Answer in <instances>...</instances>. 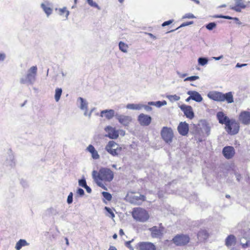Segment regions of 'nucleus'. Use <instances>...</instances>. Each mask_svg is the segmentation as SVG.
<instances>
[{
	"label": "nucleus",
	"mask_w": 250,
	"mask_h": 250,
	"mask_svg": "<svg viewBox=\"0 0 250 250\" xmlns=\"http://www.w3.org/2000/svg\"><path fill=\"white\" fill-rule=\"evenodd\" d=\"M102 193L104 198H105L106 200L108 201L111 200L112 195L110 193L105 191H103Z\"/></svg>",
	"instance_id": "obj_34"
},
{
	"label": "nucleus",
	"mask_w": 250,
	"mask_h": 250,
	"mask_svg": "<svg viewBox=\"0 0 250 250\" xmlns=\"http://www.w3.org/2000/svg\"><path fill=\"white\" fill-rule=\"evenodd\" d=\"M209 236L208 231L205 229L200 230L197 233V237L199 240L204 241L206 240Z\"/></svg>",
	"instance_id": "obj_20"
},
{
	"label": "nucleus",
	"mask_w": 250,
	"mask_h": 250,
	"mask_svg": "<svg viewBox=\"0 0 250 250\" xmlns=\"http://www.w3.org/2000/svg\"><path fill=\"white\" fill-rule=\"evenodd\" d=\"M59 14L62 18L66 19L69 15V12L66 8H63L59 10Z\"/></svg>",
	"instance_id": "obj_26"
},
{
	"label": "nucleus",
	"mask_w": 250,
	"mask_h": 250,
	"mask_svg": "<svg viewBox=\"0 0 250 250\" xmlns=\"http://www.w3.org/2000/svg\"><path fill=\"white\" fill-rule=\"evenodd\" d=\"M236 1L235 5L230 7V9L237 12H240L242 9L245 8L246 5L244 4L242 0H235Z\"/></svg>",
	"instance_id": "obj_23"
},
{
	"label": "nucleus",
	"mask_w": 250,
	"mask_h": 250,
	"mask_svg": "<svg viewBox=\"0 0 250 250\" xmlns=\"http://www.w3.org/2000/svg\"><path fill=\"white\" fill-rule=\"evenodd\" d=\"M238 121L244 125H250V111H241L238 116Z\"/></svg>",
	"instance_id": "obj_9"
},
{
	"label": "nucleus",
	"mask_w": 250,
	"mask_h": 250,
	"mask_svg": "<svg viewBox=\"0 0 250 250\" xmlns=\"http://www.w3.org/2000/svg\"><path fill=\"white\" fill-rule=\"evenodd\" d=\"M77 193L80 196H83L84 194V190L81 188H79L77 191Z\"/></svg>",
	"instance_id": "obj_45"
},
{
	"label": "nucleus",
	"mask_w": 250,
	"mask_h": 250,
	"mask_svg": "<svg viewBox=\"0 0 250 250\" xmlns=\"http://www.w3.org/2000/svg\"><path fill=\"white\" fill-rule=\"evenodd\" d=\"M104 209L108 212V213H109V214L110 215H109L110 217H111V218H113L115 217L114 213H113V212L112 211V210L109 208L105 207Z\"/></svg>",
	"instance_id": "obj_37"
},
{
	"label": "nucleus",
	"mask_w": 250,
	"mask_h": 250,
	"mask_svg": "<svg viewBox=\"0 0 250 250\" xmlns=\"http://www.w3.org/2000/svg\"><path fill=\"white\" fill-rule=\"evenodd\" d=\"M240 125L238 121L234 119H230L225 125L226 132L230 135H235L238 133Z\"/></svg>",
	"instance_id": "obj_4"
},
{
	"label": "nucleus",
	"mask_w": 250,
	"mask_h": 250,
	"mask_svg": "<svg viewBox=\"0 0 250 250\" xmlns=\"http://www.w3.org/2000/svg\"><path fill=\"white\" fill-rule=\"evenodd\" d=\"M79 184L80 186L85 188L87 185L85 179H81L79 181Z\"/></svg>",
	"instance_id": "obj_41"
},
{
	"label": "nucleus",
	"mask_w": 250,
	"mask_h": 250,
	"mask_svg": "<svg viewBox=\"0 0 250 250\" xmlns=\"http://www.w3.org/2000/svg\"><path fill=\"white\" fill-rule=\"evenodd\" d=\"M74 0L75 4H76L77 2V0Z\"/></svg>",
	"instance_id": "obj_62"
},
{
	"label": "nucleus",
	"mask_w": 250,
	"mask_h": 250,
	"mask_svg": "<svg viewBox=\"0 0 250 250\" xmlns=\"http://www.w3.org/2000/svg\"><path fill=\"white\" fill-rule=\"evenodd\" d=\"M105 131L107 133L106 136L111 139H116L119 137V131L115 127L111 126H107L104 128Z\"/></svg>",
	"instance_id": "obj_12"
},
{
	"label": "nucleus",
	"mask_w": 250,
	"mask_h": 250,
	"mask_svg": "<svg viewBox=\"0 0 250 250\" xmlns=\"http://www.w3.org/2000/svg\"><path fill=\"white\" fill-rule=\"evenodd\" d=\"M177 129L180 135L186 136L188 134L189 131L188 124L186 122H180L178 126Z\"/></svg>",
	"instance_id": "obj_16"
},
{
	"label": "nucleus",
	"mask_w": 250,
	"mask_h": 250,
	"mask_svg": "<svg viewBox=\"0 0 250 250\" xmlns=\"http://www.w3.org/2000/svg\"><path fill=\"white\" fill-rule=\"evenodd\" d=\"M147 35L151 38L155 39V37L151 33H147Z\"/></svg>",
	"instance_id": "obj_54"
},
{
	"label": "nucleus",
	"mask_w": 250,
	"mask_h": 250,
	"mask_svg": "<svg viewBox=\"0 0 250 250\" xmlns=\"http://www.w3.org/2000/svg\"><path fill=\"white\" fill-rule=\"evenodd\" d=\"M41 7L47 16L50 15L52 13V9L44 3H42L41 4Z\"/></svg>",
	"instance_id": "obj_29"
},
{
	"label": "nucleus",
	"mask_w": 250,
	"mask_h": 250,
	"mask_svg": "<svg viewBox=\"0 0 250 250\" xmlns=\"http://www.w3.org/2000/svg\"><path fill=\"white\" fill-rule=\"evenodd\" d=\"M27 245V243L25 240L20 239L16 244L15 248L17 250H20L22 247Z\"/></svg>",
	"instance_id": "obj_28"
},
{
	"label": "nucleus",
	"mask_w": 250,
	"mask_h": 250,
	"mask_svg": "<svg viewBox=\"0 0 250 250\" xmlns=\"http://www.w3.org/2000/svg\"><path fill=\"white\" fill-rule=\"evenodd\" d=\"M120 2L122 3L124 0H118Z\"/></svg>",
	"instance_id": "obj_61"
},
{
	"label": "nucleus",
	"mask_w": 250,
	"mask_h": 250,
	"mask_svg": "<svg viewBox=\"0 0 250 250\" xmlns=\"http://www.w3.org/2000/svg\"><path fill=\"white\" fill-rule=\"evenodd\" d=\"M65 241H66V244L67 245H69V242H68V240L67 238H65Z\"/></svg>",
	"instance_id": "obj_58"
},
{
	"label": "nucleus",
	"mask_w": 250,
	"mask_h": 250,
	"mask_svg": "<svg viewBox=\"0 0 250 250\" xmlns=\"http://www.w3.org/2000/svg\"><path fill=\"white\" fill-rule=\"evenodd\" d=\"M143 105L140 104H130L126 105L128 109L133 110H140L143 107Z\"/></svg>",
	"instance_id": "obj_27"
},
{
	"label": "nucleus",
	"mask_w": 250,
	"mask_h": 250,
	"mask_svg": "<svg viewBox=\"0 0 250 250\" xmlns=\"http://www.w3.org/2000/svg\"><path fill=\"white\" fill-rule=\"evenodd\" d=\"M132 216L135 220L141 222L146 221L149 218L147 211L141 208H134L132 212Z\"/></svg>",
	"instance_id": "obj_3"
},
{
	"label": "nucleus",
	"mask_w": 250,
	"mask_h": 250,
	"mask_svg": "<svg viewBox=\"0 0 250 250\" xmlns=\"http://www.w3.org/2000/svg\"><path fill=\"white\" fill-rule=\"evenodd\" d=\"M114 172L110 168L102 167L99 171L94 170L92 172L93 178L97 185L104 190L107 188L104 185L110 182L114 178Z\"/></svg>",
	"instance_id": "obj_1"
},
{
	"label": "nucleus",
	"mask_w": 250,
	"mask_h": 250,
	"mask_svg": "<svg viewBox=\"0 0 250 250\" xmlns=\"http://www.w3.org/2000/svg\"><path fill=\"white\" fill-rule=\"evenodd\" d=\"M149 230L151 232V235L153 238H158L161 237L163 234L164 227L158 228L157 226H154L150 228Z\"/></svg>",
	"instance_id": "obj_14"
},
{
	"label": "nucleus",
	"mask_w": 250,
	"mask_h": 250,
	"mask_svg": "<svg viewBox=\"0 0 250 250\" xmlns=\"http://www.w3.org/2000/svg\"><path fill=\"white\" fill-rule=\"evenodd\" d=\"M226 197L227 198H230V196L229 195H226Z\"/></svg>",
	"instance_id": "obj_60"
},
{
	"label": "nucleus",
	"mask_w": 250,
	"mask_h": 250,
	"mask_svg": "<svg viewBox=\"0 0 250 250\" xmlns=\"http://www.w3.org/2000/svg\"><path fill=\"white\" fill-rule=\"evenodd\" d=\"M119 234L121 235V236H123V235H124V232L123 231V230L122 229H120V230H119Z\"/></svg>",
	"instance_id": "obj_53"
},
{
	"label": "nucleus",
	"mask_w": 250,
	"mask_h": 250,
	"mask_svg": "<svg viewBox=\"0 0 250 250\" xmlns=\"http://www.w3.org/2000/svg\"><path fill=\"white\" fill-rule=\"evenodd\" d=\"M221 7H226V5H222L220 6Z\"/></svg>",
	"instance_id": "obj_63"
},
{
	"label": "nucleus",
	"mask_w": 250,
	"mask_h": 250,
	"mask_svg": "<svg viewBox=\"0 0 250 250\" xmlns=\"http://www.w3.org/2000/svg\"><path fill=\"white\" fill-rule=\"evenodd\" d=\"M145 108H146V109L147 110L151 109V107H148V106H146Z\"/></svg>",
	"instance_id": "obj_59"
},
{
	"label": "nucleus",
	"mask_w": 250,
	"mask_h": 250,
	"mask_svg": "<svg viewBox=\"0 0 250 250\" xmlns=\"http://www.w3.org/2000/svg\"><path fill=\"white\" fill-rule=\"evenodd\" d=\"M208 60L205 58H199L198 59V62L201 65H204L208 63Z\"/></svg>",
	"instance_id": "obj_35"
},
{
	"label": "nucleus",
	"mask_w": 250,
	"mask_h": 250,
	"mask_svg": "<svg viewBox=\"0 0 250 250\" xmlns=\"http://www.w3.org/2000/svg\"><path fill=\"white\" fill-rule=\"evenodd\" d=\"M37 72V67L36 66L31 67L29 70V72L27 74L26 78L31 82L32 79H34Z\"/></svg>",
	"instance_id": "obj_22"
},
{
	"label": "nucleus",
	"mask_w": 250,
	"mask_h": 250,
	"mask_svg": "<svg viewBox=\"0 0 250 250\" xmlns=\"http://www.w3.org/2000/svg\"><path fill=\"white\" fill-rule=\"evenodd\" d=\"M81 100H82V104H81V108L83 109L84 108L85 106V107L86 106V104L83 103V99L82 98H81Z\"/></svg>",
	"instance_id": "obj_51"
},
{
	"label": "nucleus",
	"mask_w": 250,
	"mask_h": 250,
	"mask_svg": "<svg viewBox=\"0 0 250 250\" xmlns=\"http://www.w3.org/2000/svg\"><path fill=\"white\" fill-rule=\"evenodd\" d=\"M73 201V193L70 192L68 196L67 202L68 204H71Z\"/></svg>",
	"instance_id": "obj_43"
},
{
	"label": "nucleus",
	"mask_w": 250,
	"mask_h": 250,
	"mask_svg": "<svg viewBox=\"0 0 250 250\" xmlns=\"http://www.w3.org/2000/svg\"><path fill=\"white\" fill-rule=\"evenodd\" d=\"M173 22V20H170L169 21H166L162 23V26H166L167 25H168L170 24L171 23H172Z\"/></svg>",
	"instance_id": "obj_44"
},
{
	"label": "nucleus",
	"mask_w": 250,
	"mask_h": 250,
	"mask_svg": "<svg viewBox=\"0 0 250 250\" xmlns=\"http://www.w3.org/2000/svg\"><path fill=\"white\" fill-rule=\"evenodd\" d=\"M208 97L215 101L225 102L228 104L232 103L234 102L233 96L231 92H229L225 94L218 91L209 92L208 94Z\"/></svg>",
	"instance_id": "obj_2"
},
{
	"label": "nucleus",
	"mask_w": 250,
	"mask_h": 250,
	"mask_svg": "<svg viewBox=\"0 0 250 250\" xmlns=\"http://www.w3.org/2000/svg\"><path fill=\"white\" fill-rule=\"evenodd\" d=\"M199 78L198 76H190V77L186 78L184 81H195V80H198Z\"/></svg>",
	"instance_id": "obj_40"
},
{
	"label": "nucleus",
	"mask_w": 250,
	"mask_h": 250,
	"mask_svg": "<svg viewBox=\"0 0 250 250\" xmlns=\"http://www.w3.org/2000/svg\"><path fill=\"white\" fill-rule=\"evenodd\" d=\"M113 238L114 239H116L117 238V235L115 233L113 235Z\"/></svg>",
	"instance_id": "obj_57"
},
{
	"label": "nucleus",
	"mask_w": 250,
	"mask_h": 250,
	"mask_svg": "<svg viewBox=\"0 0 250 250\" xmlns=\"http://www.w3.org/2000/svg\"><path fill=\"white\" fill-rule=\"evenodd\" d=\"M62 93V89L60 88H57L55 90V99L56 102H58Z\"/></svg>",
	"instance_id": "obj_30"
},
{
	"label": "nucleus",
	"mask_w": 250,
	"mask_h": 250,
	"mask_svg": "<svg viewBox=\"0 0 250 250\" xmlns=\"http://www.w3.org/2000/svg\"><path fill=\"white\" fill-rule=\"evenodd\" d=\"M216 26V24L214 22H210L206 25V28L208 30H212L214 27H215Z\"/></svg>",
	"instance_id": "obj_39"
},
{
	"label": "nucleus",
	"mask_w": 250,
	"mask_h": 250,
	"mask_svg": "<svg viewBox=\"0 0 250 250\" xmlns=\"http://www.w3.org/2000/svg\"><path fill=\"white\" fill-rule=\"evenodd\" d=\"M215 18H223L225 19H229V20H231L233 18L231 17H230L229 16H223V15H215L214 16Z\"/></svg>",
	"instance_id": "obj_42"
},
{
	"label": "nucleus",
	"mask_w": 250,
	"mask_h": 250,
	"mask_svg": "<svg viewBox=\"0 0 250 250\" xmlns=\"http://www.w3.org/2000/svg\"><path fill=\"white\" fill-rule=\"evenodd\" d=\"M108 250H117V249L113 246H110Z\"/></svg>",
	"instance_id": "obj_55"
},
{
	"label": "nucleus",
	"mask_w": 250,
	"mask_h": 250,
	"mask_svg": "<svg viewBox=\"0 0 250 250\" xmlns=\"http://www.w3.org/2000/svg\"><path fill=\"white\" fill-rule=\"evenodd\" d=\"M165 104H166V102L165 101H164V103H162V102H161L160 101H158V102H157L156 104H155L153 102L149 103V104H150V105H157V106H159V107H160L161 106H162L163 105H164Z\"/></svg>",
	"instance_id": "obj_38"
},
{
	"label": "nucleus",
	"mask_w": 250,
	"mask_h": 250,
	"mask_svg": "<svg viewBox=\"0 0 250 250\" xmlns=\"http://www.w3.org/2000/svg\"><path fill=\"white\" fill-rule=\"evenodd\" d=\"M236 242V238L234 235L230 234L225 239V245L227 247L234 246Z\"/></svg>",
	"instance_id": "obj_19"
},
{
	"label": "nucleus",
	"mask_w": 250,
	"mask_h": 250,
	"mask_svg": "<svg viewBox=\"0 0 250 250\" xmlns=\"http://www.w3.org/2000/svg\"><path fill=\"white\" fill-rule=\"evenodd\" d=\"M115 115V111L113 109L103 110L101 112V116L104 117L106 119L109 120L112 119Z\"/></svg>",
	"instance_id": "obj_21"
},
{
	"label": "nucleus",
	"mask_w": 250,
	"mask_h": 250,
	"mask_svg": "<svg viewBox=\"0 0 250 250\" xmlns=\"http://www.w3.org/2000/svg\"><path fill=\"white\" fill-rule=\"evenodd\" d=\"M84 188H85L88 193H90L91 192V189L87 185Z\"/></svg>",
	"instance_id": "obj_50"
},
{
	"label": "nucleus",
	"mask_w": 250,
	"mask_h": 250,
	"mask_svg": "<svg viewBox=\"0 0 250 250\" xmlns=\"http://www.w3.org/2000/svg\"><path fill=\"white\" fill-rule=\"evenodd\" d=\"M87 150L91 154L92 157L94 159H98L100 158L98 152L92 145L88 146L87 147Z\"/></svg>",
	"instance_id": "obj_25"
},
{
	"label": "nucleus",
	"mask_w": 250,
	"mask_h": 250,
	"mask_svg": "<svg viewBox=\"0 0 250 250\" xmlns=\"http://www.w3.org/2000/svg\"><path fill=\"white\" fill-rule=\"evenodd\" d=\"M181 109L184 112L185 116L190 119L193 118L194 114L192 108L190 105H182L181 106Z\"/></svg>",
	"instance_id": "obj_17"
},
{
	"label": "nucleus",
	"mask_w": 250,
	"mask_h": 250,
	"mask_svg": "<svg viewBox=\"0 0 250 250\" xmlns=\"http://www.w3.org/2000/svg\"><path fill=\"white\" fill-rule=\"evenodd\" d=\"M126 198L129 203L135 205H140L146 200L145 195L142 194L136 195L134 192L128 193Z\"/></svg>",
	"instance_id": "obj_7"
},
{
	"label": "nucleus",
	"mask_w": 250,
	"mask_h": 250,
	"mask_svg": "<svg viewBox=\"0 0 250 250\" xmlns=\"http://www.w3.org/2000/svg\"><path fill=\"white\" fill-rule=\"evenodd\" d=\"M151 120L150 116L143 113L140 114L138 118L140 124L144 126L148 125L150 124Z\"/></svg>",
	"instance_id": "obj_15"
},
{
	"label": "nucleus",
	"mask_w": 250,
	"mask_h": 250,
	"mask_svg": "<svg viewBox=\"0 0 250 250\" xmlns=\"http://www.w3.org/2000/svg\"><path fill=\"white\" fill-rule=\"evenodd\" d=\"M222 153L225 158L230 159L234 156L235 152L233 146H226L223 148Z\"/></svg>",
	"instance_id": "obj_13"
},
{
	"label": "nucleus",
	"mask_w": 250,
	"mask_h": 250,
	"mask_svg": "<svg viewBox=\"0 0 250 250\" xmlns=\"http://www.w3.org/2000/svg\"><path fill=\"white\" fill-rule=\"evenodd\" d=\"M137 250H156V246L149 242H140L136 245Z\"/></svg>",
	"instance_id": "obj_10"
},
{
	"label": "nucleus",
	"mask_w": 250,
	"mask_h": 250,
	"mask_svg": "<svg viewBox=\"0 0 250 250\" xmlns=\"http://www.w3.org/2000/svg\"><path fill=\"white\" fill-rule=\"evenodd\" d=\"M119 48L123 52H126L128 49V45L122 42H119Z\"/></svg>",
	"instance_id": "obj_31"
},
{
	"label": "nucleus",
	"mask_w": 250,
	"mask_h": 250,
	"mask_svg": "<svg viewBox=\"0 0 250 250\" xmlns=\"http://www.w3.org/2000/svg\"><path fill=\"white\" fill-rule=\"evenodd\" d=\"M190 239L188 234H177L172 239V242L177 246H185L190 242Z\"/></svg>",
	"instance_id": "obj_6"
},
{
	"label": "nucleus",
	"mask_w": 250,
	"mask_h": 250,
	"mask_svg": "<svg viewBox=\"0 0 250 250\" xmlns=\"http://www.w3.org/2000/svg\"><path fill=\"white\" fill-rule=\"evenodd\" d=\"M167 97L171 102L177 101L180 99V97L176 95H167Z\"/></svg>",
	"instance_id": "obj_32"
},
{
	"label": "nucleus",
	"mask_w": 250,
	"mask_h": 250,
	"mask_svg": "<svg viewBox=\"0 0 250 250\" xmlns=\"http://www.w3.org/2000/svg\"><path fill=\"white\" fill-rule=\"evenodd\" d=\"M184 18H188V19H192V18H194V16H193V14H186L184 17Z\"/></svg>",
	"instance_id": "obj_47"
},
{
	"label": "nucleus",
	"mask_w": 250,
	"mask_h": 250,
	"mask_svg": "<svg viewBox=\"0 0 250 250\" xmlns=\"http://www.w3.org/2000/svg\"><path fill=\"white\" fill-rule=\"evenodd\" d=\"M193 23V21H189V22H184L181 25H180L179 27H178L177 28H175L174 29L171 30L170 31H169L167 32V33H169V32H173V31L176 30L177 29H179V28H181L182 27L188 26V25L192 24Z\"/></svg>",
	"instance_id": "obj_33"
},
{
	"label": "nucleus",
	"mask_w": 250,
	"mask_h": 250,
	"mask_svg": "<svg viewBox=\"0 0 250 250\" xmlns=\"http://www.w3.org/2000/svg\"><path fill=\"white\" fill-rule=\"evenodd\" d=\"M116 118L118 122L125 126H128L132 121L131 116L125 115H117Z\"/></svg>",
	"instance_id": "obj_11"
},
{
	"label": "nucleus",
	"mask_w": 250,
	"mask_h": 250,
	"mask_svg": "<svg viewBox=\"0 0 250 250\" xmlns=\"http://www.w3.org/2000/svg\"><path fill=\"white\" fill-rule=\"evenodd\" d=\"M223 58V56H221L220 57H215L214 58L215 59V60H220V59L222 58Z\"/></svg>",
	"instance_id": "obj_56"
},
{
	"label": "nucleus",
	"mask_w": 250,
	"mask_h": 250,
	"mask_svg": "<svg viewBox=\"0 0 250 250\" xmlns=\"http://www.w3.org/2000/svg\"><path fill=\"white\" fill-rule=\"evenodd\" d=\"M247 65V64H246V63L240 64L239 63H237L236 65V67H242L243 66H246Z\"/></svg>",
	"instance_id": "obj_48"
},
{
	"label": "nucleus",
	"mask_w": 250,
	"mask_h": 250,
	"mask_svg": "<svg viewBox=\"0 0 250 250\" xmlns=\"http://www.w3.org/2000/svg\"><path fill=\"white\" fill-rule=\"evenodd\" d=\"M188 94L190 95V96L188 97V98L187 99L188 100V99H192L193 100L197 102H200L202 101L203 98L201 95L196 91H193L191 92V93L190 92H188Z\"/></svg>",
	"instance_id": "obj_24"
},
{
	"label": "nucleus",
	"mask_w": 250,
	"mask_h": 250,
	"mask_svg": "<svg viewBox=\"0 0 250 250\" xmlns=\"http://www.w3.org/2000/svg\"><path fill=\"white\" fill-rule=\"evenodd\" d=\"M105 150L113 156H118L121 152L122 148L114 141H110L105 146Z\"/></svg>",
	"instance_id": "obj_5"
},
{
	"label": "nucleus",
	"mask_w": 250,
	"mask_h": 250,
	"mask_svg": "<svg viewBox=\"0 0 250 250\" xmlns=\"http://www.w3.org/2000/svg\"><path fill=\"white\" fill-rule=\"evenodd\" d=\"M216 116L219 123L222 125H226L227 122L230 119L222 111L218 112Z\"/></svg>",
	"instance_id": "obj_18"
},
{
	"label": "nucleus",
	"mask_w": 250,
	"mask_h": 250,
	"mask_svg": "<svg viewBox=\"0 0 250 250\" xmlns=\"http://www.w3.org/2000/svg\"><path fill=\"white\" fill-rule=\"evenodd\" d=\"M161 135L163 140L167 144H170L173 140L174 134L170 127L164 126L161 131Z\"/></svg>",
	"instance_id": "obj_8"
},
{
	"label": "nucleus",
	"mask_w": 250,
	"mask_h": 250,
	"mask_svg": "<svg viewBox=\"0 0 250 250\" xmlns=\"http://www.w3.org/2000/svg\"><path fill=\"white\" fill-rule=\"evenodd\" d=\"M5 56L4 54H0V62L4 60Z\"/></svg>",
	"instance_id": "obj_49"
},
{
	"label": "nucleus",
	"mask_w": 250,
	"mask_h": 250,
	"mask_svg": "<svg viewBox=\"0 0 250 250\" xmlns=\"http://www.w3.org/2000/svg\"><path fill=\"white\" fill-rule=\"evenodd\" d=\"M87 1L89 5L92 7H94L97 8L98 9H100V7L99 5L95 2L93 1V0H87Z\"/></svg>",
	"instance_id": "obj_36"
},
{
	"label": "nucleus",
	"mask_w": 250,
	"mask_h": 250,
	"mask_svg": "<svg viewBox=\"0 0 250 250\" xmlns=\"http://www.w3.org/2000/svg\"><path fill=\"white\" fill-rule=\"evenodd\" d=\"M249 246V244L248 242H246V243L245 244H242V247L243 248H246L247 247H248Z\"/></svg>",
	"instance_id": "obj_52"
},
{
	"label": "nucleus",
	"mask_w": 250,
	"mask_h": 250,
	"mask_svg": "<svg viewBox=\"0 0 250 250\" xmlns=\"http://www.w3.org/2000/svg\"><path fill=\"white\" fill-rule=\"evenodd\" d=\"M131 241H127L125 242V246L131 250H133V247L130 245Z\"/></svg>",
	"instance_id": "obj_46"
}]
</instances>
